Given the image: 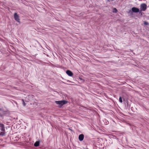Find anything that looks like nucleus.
<instances>
[{
  "mask_svg": "<svg viewBox=\"0 0 149 149\" xmlns=\"http://www.w3.org/2000/svg\"><path fill=\"white\" fill-rule=\"evenodd\" d=\"M84 136L82 134H80L79 136V139L80 141H82L84 139Z\"/></svg>",
  "mask_w": 149,
  "mask_h": 149,
  "instance_id": "6",
  "label": "nucleus"
},
{
  "mask_svg": "<svg viewBox=\"0 0 149 149\" xmlns=\"http://www.w3.org/2000/svg\"><path fill=\"white\" fill-rule=\"evenodd\" d=\"M66 73L70 76H72L73 75L72 72L70 70H67L66 72Z\"/></svg>",
  "mask_w": 149,
  "mask_h": 149,
  "instance_id": "5",
  "label": "nucleus"
},
{
  "mask_svg": "<svg viewBox=\"0 0 149 149\" xmlns=\"http://www.w3.org/2000/svg\"><path fill=\"white\" fill-rule=\"evenodd\" d=\"M140 10L141 11H145L147 9V5L145 3L141 4L140 5Z\"/></svg>",
  "mask_w": 149,
  "mask_h": 149,
  "instance_id": "2",
  "label": "nucleus"
},
{
  "mask_svg": "<svg viewBox=\"0 0 149 149\" xmlns=\"http://www.w3.org/2000/svg\"><path fill=\"white\" fill-rule=\"evenodd\" d=\"M4 125L3 124L0 123V127L1 130L2 131H4L5 130Z\"/></svg>",
  "mask_w": 149,
  "mask_h": 149,
  "instance_id": "8",
  "label": "nucleus"
},
{
  "mask_svg": "<svg viewBox=\"0 0 149 149\" xmlns=\"http://www.w3.org/2000/svg\"><path fill=\"white\" fill-rule=\"evenodd\" d=\"M119 101L121 103H122L123 102L122 98L121 97H120L119 98Z\"/></svg>",
  "mask_w": 149,
  "mask_h": 149,
  "instance_id": "11",
  "label": "nucleus"
},
{
  "mask_svg": "<svg viewBox=\"0 0 149 149\" xmlns=\"http://www.w3.org/2000/svg\"><path fill=\"white\" fill-rule=\"evenodd\" d=\"M117 10L115 8H114L113 9V12H115V13H116L117 12Z\"/></svg>",
  "mask_w": 149,
  "mask_h": 149,
  "instance_id": "12",
  "label": "nucleus"
},
{
  "mask_svg": "<svg viewBox=\"0 0 149 149\" xmlns=\"http://www.w3.org/2000/svg\"><path fill=\"white\" fill-rule=\"evenodd\" d=\"M6 113V112L3 110L0 109V116H2Z\"/></svg>",
  "mask_w": 149,
  "mask_h": 149,
  "instance_id": "7",
  "label": "nucleus"
},
{
  "mask_svg": "<svg viewBox=\"0 0 149 149\" xmlns=\"http://www.w3.org/2000/svg\"><path fill=\"white\" fill-rule=\"evenodd\" d=\"M56 103L58 104L60 106H62L63 105L66 104L68 101L66 100L57 101H55Z\"/></svg>",
  "mask_w": 149,
  "mask_h": 149,
  "instance_id": "1",
  "label": "nucleus"
},
{
  "mask_svg": "<svg viewBox=\"0 0 149 149\" xmlns=\"http://www.w3.org/2000/svg\"><path fill=\"white\" fill-rule=\"evenodd\" d=\"M22 102H23V104L24 106H25V105H26V104L24 102V100H22Z\"/></svg>",
  "mask_w": 149,
  "mask_h": 149,
  "instance_id": "13",
  "label": "nucleus"
},
{
  "mask_svg": "<svg viewBox=\"0 0 149 149\" xmlns=\"http://www.w3.org/2000/svg\"><path fill=\"white\" fill-rule=\"evenodd\" d=\"M144 24L146 25H148V23L146 22H144Z\"/></svg>",
  "mask_w": 149,
  "mask_h": 149,
  "instance_id": "14",
  "label": "nucleus"
},
{
  "mask_svg": "<svg viewBox=\"0 0 149 149\" xmlns=\"http://www.w3.org/2000/svg\"><path fill=\"white\" fill-rule=\"evenodd\" d=\"M5 133H4V131H2V132H0V135L4 136L5 135Z\"/></svg>",
  "mask_w": 149,
  "mask_h": 149,
  "instance_id": "10",
  "label": "nucleus"
},
{
  "mask_svg": "<svg viewBox=\"0 0 149 149\" xmlns=\"http://www.w3.org/2000/svg\"><path fill=\"white\" fill-rule=\"evenodd\" d=\"M40 144V142L39 141H36L34 144L35 146L37 147L39 146Z\"/></svg>",
  "mask_w": 149,
  "mask_h": 149,
  "instance_id": "9",
  "label": "nucleus"
},
{
  "mask_svg": "<svg viewBox=\"0 0 149 149\" xmlns=\"http://www.w3.org/2000/svg\"><path fill=\"white\" fill-rule=\"evenodd\" d=\"M14 17L15 19L17 22H19L20 19L19 15L16 13H15L14 15Z\"/></svg>",
  "mask_w": 149,
  "mask_h": 149,
  "instance_id": "3",
  "label": "nucleus"
},
{
  "mask_svg": "<svg viewBox=\"0 0 149 149\" xmlns=\"http://www.w3.org/2000/svg\"><path fill=\"white\" fill-rule=\"evenodd\" d=\"M132 11L134 13H137L139 12V8L136 7H133L132 9Z\"/></svg>",
  "mask_w": 149,
  "mask_h": 149,
  "instance_id": "4",
  "label": "nucleus"
}]
</instances>
